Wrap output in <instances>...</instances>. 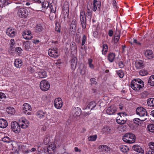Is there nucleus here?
Here are the masks:
<instances>
[{
    "label": "nucleus",
    "instance_id": "9b49d317",
    "mask_svg": "<svg viewBox=\"0 0 154 154\" xmlns=\"http://www.w3.org/2000/svg\"><path fill=\"white\" fill-rule=\"evenodd\" d=\"M54 105L56 108L60 109L63 106V102L61 99L60 98L55 99L54 101Z\"/></svg>",
    "mask_w": 154,
    "mask_h": 154
},
{
    "label": "nucleus",
    "instance_id": "473e14b6",
    "mask_svg": "<svg viewBox=\"0 0 154 154\" xmlns=\"http://www.w3.org/2000/svg\"><path fill=\"white\" fill-rule=\"evenodd\" d=\"M86 15L87 17L91 20L92 16V11L88 8V6L87 7Z\"/></svg>",
    "mask_w": 154,
    "mask_h": 154
},
{
    "label": "nucleus",
    "instance_id": "6ab92c4d",
    "mask_svg": "<svg viewBox=\"0 0 154 154\" xmlns=\"http://www.w3.org/2000/svg\"><path fill=\"white\" fill-rule=\"evenodd\" d=\"M126 119L124 118V116H118L117 118L116 122L120 125L125 124L126 122Z\"/></svg>",
    "mask_w": 154,
    "mask_h": 154
},
{
    "label": "nucleus",
    "instance_id": "1a4fd4ad",
    "mask_svg": "<svg viewBox=\"0 0 154 154\" xmlns=\"http://www.w3.org/2000/svg\"><path fill=\"white\" fill-rule=\"evenodd\" d=\"M19 122L20 124L21 128H26L28 127L29 125V121L24 118L20 119Z\"/></svg>",
    "mask_w": 154,
    "mask_h": 154
},
{
    "label": "nucleus",
    "instance_id": "7c9ffc66",
    "mask_svg": "<svg viewBox=\"0 0 154 154\" xmlns=\"http://www.w3.org/2000/svg\"><path fill=\"white\" fill-rule=\"evenodd\" d=\"M115 55L113 53H109L108 56V59L110 62H112L115 59Z\"/></svg>",
    "mask_w": 154,
    "mask_h": 154
},
{
    "label": "nucleus",
    "instance_id": "0e129e2a",
    "mask_svg": "<svg viewBox=\"0 0 154 154\" xmlns=\"http://www.w3.org/2000/svg\"><path fill=\"white\" fill-rule=\"evenodd\" d=\"M138 118H135L134 119V123H136L138 125H139L140 124H141V122L140 120H138L137 119Z\"/></svg>",
    "mask_w": 154,
    "mask_h": 154
},
{
    "label": "nucleus",
    "instance_id": "5fc2aeb1",
    "mask_svg": "<svg viewBox=\"0 0 154 154\" xmlns=\"http://www.w3.org/2000/svg\"><path fill=\"white\" fill-rule=\"evenodd\" d=\"M149 148L152 150H154V142H150L149 143Z\"/></svg>",
    "mask_w": 154,
    "mask_h": 154
},
{
    "label": "nucleus",
    "instance_id": "39448f33",
    "mask_svg": "<svg viewBox=\"0 0 154 154\" xmlns=\"http://www.w3.org/2000/svg\"><path fill=\"white\" fill-rule=\"evenodd\" d=\"M11 128L16 133H18L20 131L21 126L20 123L16 121H13L11 123Z\"/></svg>",
    "mask_w": 154,
    "mask_h": 154
},
{
    "label": "nucleus",
    "instance_id": "a211bd4d",
    "mask_svg": "<svg viewBox=\"0 0 154 154\" xmlns=\"http://www.w3.org/2000/svg\"><path fill=\"white\" fill-rule=\"evenodd\" d=\"M56 146L54 144L49 145L47 149V151L49 154H52L54 152Z\"/></svg>",
    "mask_w": 154,
    "mask_h": 154
},
{
    "label": "nucleus",
    "instance_id": "58836bf2",
    "mask_svg": "<svg viewBox=\"0 0 154 154\" xmlns=\"http://www.w3.org/2000/svg\"><path fill=\"white\" fill-rule=\"evenodd\" d=\"M93 60L91 58H89L88 60V63L89 67L92 69H93L94 68V66L93 64Z\"/></svg>",
    "mask_w": 154,
    "mask_h": 154
},
{
    "label": "nucleus",
    "instance_id": "bf43d9fd",
    "mask_svg": "<svg viewBox=\"0 0 154 154\" xmlns=\"http://www.w3.org/2000/svg\"><path fill=\"white\" fill-rule=\"evenodd\" d=\"M90 81L91 85H95L97 83V82L96 81V79L94 78H91L90 79Z\"/></svg>",
    "mask_w": 154,
    "mask_h": 154
},
{
    "label": "nucleus",
    "instance_id": "423d86ee",
    "mask_svg": "<svg viewBox=\"0 0 154 154\" xmlns=\"http://www.w3.org/2000/svg\"><path fill=\"white\" fill-rule=\"evenodd\" d=\"M32 108L31 106L28 103H25L23 106L22 112L24 115H31V112Z\"/></svg>",
    "mask_w": 154,
    "mask_h": 154
},
{
    "label": "nucleus",
    "instance_id": "13d9d810",
    "mask_svg": "<svg viewBox=\"0 0 154 154\" xmlns=\"http://www.w3.org/2000/svg\"><path fill=\"white\" fill-rule=\"evenodd\" d=\"M15 44L14 40L13 39H11L10 41V47L13 48Z\"/></svg>",
    "mask_w": 154,
    "mask_h": 154
},
{
    "label": "nucleus",
    "instance_id": "6e6d98bb",
    "mask_svg": "<svg viewBox=\"0 0 154 154\" xmlns=\"http://www.w3.org/2000/svg\"><path fill=\"white\" fill-rule=\"evenodd\" d=\"M117 128L119 131H124L125 130L124 127L121 125H119Z\"/></svg>",
    "mask_w": 154,
    "mask_h": 154
},
{
    "label": "nucleus",
    "instance_id": "b1692460",
    "mask_svg": "<svg viewBox=\"0 0 154 154\" xmlns=\"http://www.w3.org/2000/svg\"><path fill=\"white\" fill-rule=\"evenodd\" d=\"M99 148L101 149L103 152H108L110 148L106 145H101L99 146Z\"/></svg>",
    "mask_w": 154,
    "mask_h": 154
},
{
    "label": "nucleus",
    "instance_id": "4d7b16f0",
    "mask_svg": "<svg viewBox=\"0 0 154 154\" xmlns=\"http://www.w3.org/2000/svg\"><path fill=\"white\" fill-rule=\"evenodd\" d=\"M22 50V49L20 47H17L15 49V51L18 53V54H20Z\"/></svg>",
    "mask_w": 154,
    "mask_h": 154
},
{
    "label": "nucleus",
    "instance_id": "680f3d73",
    "mask_svg": "<svg viewBox=\"0 0 154 154\" xmlns=\"http://www.w3.org/2000/svg\"><path fill=\"white\" fill-rule=\"evenodd\" d=\"M85 69L84 68L82 69H80V73L81 75H84L85 74Z\"/></svg>",
    "mask_w": 154,
    "mask_h": 154
},
{
    "label": "nucleus",
    "instance_id": "e2e57ef3",
    "mask_svg": "<svg viewBox=\"0 0 154 154\" xmlns=\"http://www.w3.org/2000/svg\"><path fill=\"white\" fill-rule=\"evenodd\" d=\"M71 64H77V62L76 61V59L73 58L71 60Z\"/></svg>",
    "mask_w": 154,
    "mask_h": 154
},
{
    "label": "nucleus",
    "instance_id": "0eeeda50",
    "mask_svg": "<svg viewBox=\"0 0 154 154\" xmlns=\"http://www.w3.org/2000/svg\"><path fill=\"white\" fill-rule=\"evenodd\" d=\"M28 12L27 9L23 7L19 8L18 14L19 17L23 18L26 17L28 15Z\"/></svg>",
    "mask_w": 154,
    "mask_h": 154
},
{
    "label": "nucleus",
    "instance_id": "bb28decb",
    "mask_svg": "<svg viewBox=\"0 0 154 154\" xmlns=\"http://www.w3.org/2000/svg\"><path fill=\"white\" fill-rule=\"evenodd\" d=\"M76 29V20H73L72 21L70 27V29L72 31H75Z\"/></svg>",
    "mask_w": 154,
    "mask_h": 154
},
{
    "label": "nucleus",
    "instance_id": "603ef678",
    "mask_svg": "<svg viewBox=\"0 0 154 154\" xmlns=\"http://www.w3.org/2000/svg\"><path fill=\"white\" fill-rule=\"evenodd\" d=\"M49 17L51 20H52L54 19L56 17V14L55 13H50Z\"/></svg>",
    "mask_w": 154,
    "mask_h": 154
},
{
    "label": "nucleus",
    "instance_id": "79ce46f5",
    "mask_svg": "<svg viewBox=\"0 0 154 154\" xmlns=\"http://www.w3.org/2000/svg\"><path fill=\"white\" fill-rule=\"evenodd\" d=\"M140 95L142 98H146L148 97L149 93L146 91H144L141 93Z\"/></svg>",
    "mask_w": 154,
    "mask_h": 154
},
{
    "label": "nucleus",
    "instance_id": "6e6552de",
    "mask_svg": "<svg viewBox=\"0 0 154 154\" xmlns=\"http://www.w3.org/2000/svg\"><path fill=\"white\" fill-rule=\"evenodd\" d=\"M48 54L50 57L56 58L58 57L59 54L58 50L56 48H51L48 51Z\"/></svg>",
    "mask_w": 154,
    "mask_h": 154
},
{
    "label": "nucleus",
    "instance_id": "49530a36",
    "mask_svg": "<svg viewBox=\"0 0 154 154\" xmlns=\"http://www.w3.org/2000/svg\"><path fill=\"white\" fill-rule=\"evenodd\" d=\"M42 5L43 8H47L49 6V3L47 1H45L42 3Z\"/></svg>",
    "mask_w": 154,
    "mask_h": 154
},
{
    "label": "nucleus",
    "instance_id": "8fccbe9b",
    "mask_svg": "<svg viewBox=\"0 0 154 154\" xmlns=\"http://www.w3.org/2000/svg\"><path fill=\"white\" fill-rule=\"evenodd\" d=\"M118 75L120 78H122L124 76V73L122 70H119L117 71Z\"/></svg>",
    "mask_w": 154,
    "mask_h": 154
},
{
    "label": "nucleus",
    "instance_id": "ddd939ff",
    "mask_svg": "<svg viewBox=\"0 0 154 154\" xmlns=\"http://www.w3.org/2000/svg\"><path fill=\"white\" fill-rule=\"evenodd\" d=\"M81 112V109L80 108L74 107L72 109L70 114L72 116H80Z\"/></svg>",
    "mask_w": 154,
    "mask_h": 154
},
{
    "label": "nucleus",
    "instance_id": "f704fd0d",
    "mask_svg": "<svg viewBox=\"0 0 154 154\" xmlns=\"http://www.w3.org/2000/svg\"><path fill=\"white\" fill-rule=\"evenodd\" d=\"M147 128L148 131L149 132L154 133V125L153 124H150L147 126Z\"/></svg>",
    "mask_w": 154,
    "mask_h": 154
},
{
    "label": "nucleus",
    "instance_id": "4c0bfd02",
    "mask_svg": "<svg viewBox=\"0 0 154 154\" xmlns=\"http://www.w3.org/2000/svg\"><path fill=\"white\" fill-rule=\"evenodd\" d=\"M108 50V46L107 44H104L103 45V50L102 54H105Z\"/></svg>",
    "mask_w": 154,
    "mask_h": 154
},
{
    "label": "nucleus",
    "instance_id": "c03bdc74",
    "mask_svg": "<svg viewBox=\"0 0 154 154\" xmlns=\"http://www.w3.org/2000/svg\"><path fill=\"white\" fill-rule=\"evenodd\" d=\"M60 26L59 23L57 22L55 24V30L58 32H60Z\"/></svg>",
    "mask_w": 154,
    "mask_h": 154
},
{
    "label": "nucleus",
    "instance_id": "cd10ccee",
    "mask_svg": "<svg viewBox=\"0 0 154 154\" xmlns=\"http://www.w3.org/2000/svg\"><path fill=\"white\" fill-rule=\"evenodd\" d=\"M38 75L39 78H43L46 77L47 76V73L45 71L42 70L38 72Z\"/></svg>",
    "mask_w": 154,
    "mask_h": 154
},
{
    "label": "nucleus",
    "instance_id": "f03ea898",
    "mask_svg": "<svg viewBox=\"0 0 154 154\" xmlns=\"http://www.w3.org/2000/svg\"><path fill=\"white\" fill-rule=\"evenodd\" d=\"M135 139V135L131 133L125 134L122 137L124 141L129 143H132L134 142Z\"/></svg>",
    "mask_w": 154,
    "mask_h": 154
},
{
    "label": "nucleus",
    "instance_id": "dca6fc26",
    "mask_svg": "<svg viewBox=\"0 0 154 154\" xmlns=\"http://www.w3.org/2000/svg\"><path fill=\"white\" fill-rule=\"evenodd\" d=\"M133 148L134 151L138 153V154H143L144 153V150L139 146L134 145L133 146Z\"/></svg>",
    "mask_w": 154,
    "mask_h": 154
},
{
    "label": "nucleus",
    "instance_id": "72a5a7b5",
    "mask_svg": "<svg viewBox=\"0 0 154 154\" xmlns=\"http://www.w3.org/2000/svg\"><path fill=\"white\" fill-rule=\"evenodd\" d=\"M25 50L27 51L30 50V49L32 48L31 46V44L29 41H27L25 43Z\"/></svg>",
    "mask_w": 154,
    "mask_h": 154
},
{
    "label": "nucleus",
    "instance_id": "774afa93",
    "mask_svg": "<svg viewBox=\"0 0 154 154\" xmlns=\"http://www.w3.org/2000/svg\"><path fill=\"white\" fill-rule=\"evenodd\" d=\"M113 34V31L112 30H109V31L108 35L110 37H112Z\"/></svg>",
    "mask_w": 154,
    "mask_h": 154
},
{
    "label": "nucleus",
    "instance_id": "2eb2a0df",
    "mask_svg": "<svg viewBox=\"0 0 154 154\" xmlns=\"http://www.w3.org/2000/svg\"><path fill=\"white\" fill-rule=\"evenodd\" d=\"M101 6V2L97 0H94L92 5V10L95 11L99 9Z\"/></svg>",
    "mask_w": 154,
    "mask_h": 154
},
{
    "label": "nucleus",
    "instance_id": "69168bd1",
    "mask_svg": "<svg viewBox=\"0 0 154 154\" xmlns=\"http://www.w3.org/2000/svg\"><path fill=\"white\" fill-rule=\"evenodd\" d=\"M119 66L121 68H123L124 66V64L122 61H120L119 63Z\"/></svg>",
    "mask_w": 154,
    "mask_h": 154
},
{
    "label": "nucleus",
    "instance_id": "ea45409f",
    "mask_svg": "<svg viewBox=\"0 0 154 154\" xmlns=\"http://www.w3.org/2000/svg\"><path fill=\"white\" fill-rule=\"evenodd\" d=\"M97 138V135L95 134L90 136L88 138V139L89 141H95L96 140Z\"/></svg>",
    "mask_w": 154,
    "mask_h": 154
},
{
    "label": "nucleus",
    "instance_id": "338daca9",
    "mask_svg": "<svg viewBox=\"0 0 154 154\" xmlns=\"http://www.w3.org/2000/svg\"><path fill=\"white\" fill-rule=\"evenodd\" d=\"M77 64H71V69L73 71H74L76 68Z\"/></svg>",
    "mask_w": 154,
    "mask_h": 154
},
{
    "label": "nucleus",
    "instance_id": "37998d69",
    "mask_svg": "<svg viewBox=\"0 0 154 154\" xmlns=\"http://www.w3.org/2000/svg\"><path fill=\"white\" fill-rule=\"evenodd\" d=\"M50 13H55L56 11V7L54 5L51 4L50 5Z\"/></svg>",
    "mask_w": 154,
    "mask_h": 154
},
{
    "label": "nucleus",
    "instance_id": "e433bc0d",
    "mask_svg": "<svg viewBox=\"0 0 154 154\" xmlns=\"http://www.w3.org/2000/svg\"><path fill=\"white\" fill-rule=\"evenodd\" d=\"M119 148L121 151L123 152H126L129 150V148L126 145H121Z\"/></svg>",
    "mask_w": 154,
    "mask_h": 154
},
{
    "label": "nucleus",
    "instance_id": "a19ab883",
    "mask_svg": "<svg viewBox=\"0 0 154 154\" xmlns=\"http://www.w3.org/2000/svg\"><path fill=\"white\" fill-rule=\"evenodd\" d=\"M43 28L42 26L40 24H38L35 27V29L37 32H39L42 31Z\"/></svg>",
    "mask_w": 154,
    "mask_h": 154
},
{
    "label": "nucleus",
    "instance_id": "09e8293b",
    "mask_svg": "<svg viewBox=\"0 0 154 154\" xmlns=\"http://www.w3.org/2000/svg\"><path fill=\"white\" fill-rule=\"evenodd\" d=\"M37 116H45V115H47L46 114V113L44 111H43L42 110H39L37 112Z\"/></svg>",
    "mask_w": 154,
    "mask_h": 154
},
{
    "label": "nucleus",
    "instance_id": "de8ad7c7",
    "mask_svg": "<svg viewBox=\"0 0 154 154\" xmlns=\"http://www.w3.org/2000/svg\"><path fill=\"white\" fill-rule=\"evenodd\" d=\"M148 74L147 72L144 70H142L140 71L139 74L141 76H145Z\"/></svg>",
    "mask_w": 154,
    "mask_h": 154
},
{
    "label": "nucleus",
    "instance_id": "a878e982",
    "mask_svg": "<svg viewBox=\"0 0 154 154\" xmlns=\"http://www.w3.org/2000/svg\"><path fill=\"white\" fill-rule=\"evenodd\" d=\"M103 131L106 134H109L112 132V130L110 127L105 126L103 128Z\"/></svg>",
    "mask_w": 154,
    "mask_h": 154
},
{
    "label": "nucleus",
    "instance_id": "3c124183",
    "mask_svg": "<svg viewBox=\"0 0 154 154\" xmlns=\"http://www.w3.org/2000/svg\"><path fill=\"white\" fill-rule=\"evenodd\" d=\"M87 40V36H86L85 35H84L83 36L82 38V46L84 45L85 43V42Z\"/></svg>",
    "mask_w": 154,
    "mask_h": 154
},
{
    "label": "nucleus",
    "instance_id": "f257e3e1",
    "mask_svg": "<svg viewBox=\"0 0 154 154\" xmlns=\"http://www.w3.org/2000/svg\"><path fill=\"white\" fill-rule=\"evenodd\" d=\"M143 81L140 79H136L133 80L131 83V86L134 90H138L144 87Z\"/></svg>",
    "mask_w": 154,
    "mask_h": 154
},
{
    "label": "nucleus",
    "instance_id": "a18cd8bd",
    "mask_svg": "<svg viewBox=\"0 0 154 154\" xmlns=\"http://www.w3.org/2000/svg\"><path fill=\"white\" fill-rule=\"evenodd\" d=\"M2 140L4 142L9 143L11 141V140L8 137H5L2 139Z\"/></svg>",
    "mask_w": 154,
    "mask_h": 154
},
{
    "label": "nucleus",
    "instance_id": "c85d7f7f",
    "mask_svg": "<svg viewBox=\"0 0 154 154\" xmlns=\"http://www.w3.org/2000/svg\"><path fill=\"white\" fill-rule=\"evenodd\" d=\"M96 103L92 101L89 103L86 107V109H93L96 106Z\"/></svg>",
    "mask_w": 154,
    "mask_h": 154
},
{
    "label": "nucleus",
    "instance_id": "7ed1b4c3",
    "mask_svg": "<svg viewBox=\"0 0 154 154\" xmlns=\"http://www.w3.org/2000/svg\"><path fill=\"white\" fill-rule=\"evenodd\" d=\"M39 86L40 88L42 91H46L49 89L50 85L47 81L43 80L40 82Z\"/></svg>",
    "mask_w": 154,
    "mask_h": 154
},
{
    "label": "nucleus",
    "instance_id": "f3484780",
    "mask_svg": "<svg viewBox=\"0 0 154 154\" xmlns=\"http://www.w3.org/2000/svg\"><path fill=\"white\" fill-rule=\"evenodd\" d=\"M116 109L115 107L111 106L109 107L106 110V112L108 115H115Z\"/></svg>",
    "mask_w": 154,
    "mask_h": 154
},
{
    "label": "nucleus",
    "instance_id": "f8f14e48",
    "mask_svg": "<svg viewBox=\"0 0 154 154\" xmlns=\"http://www.w3.org/2000/svg\"><path fill=\"white\" fill-rule=\"evenodd\" d=\"M7 35L11 38L14 37L16 34V32L14 29L9 28H7L6 31Z\"/></svg>",
    "mask_w": 154,
    "mask_h": 154
},
{
    "label": "nucleus",
    "instance_id": "20e7f679",
    "mask_svg": "<svg viewBox=\"0 0 154 154\" xmlns=\"http://www.w3.org/2000/svg\"><path fill=\"white\" fill-rule=\"evenodd\" d=\"M80 19L82 28L85 29L86 27V19L85 11H82L80 13Z\"/></svg>",
    "mask_w": 154,
    "mask_h": 154
},
{
    "label": "nucleus",
    "instance_id": "4be33fe9",
    "mask_svg": "<svg viewBox=\"0 0 154 154\" xmlns=\"http://www.w3.org/2000/svg\"><path fill=\"white\" fill-rule=\"evenodd\" d=\"M6 112L10 115H14L16 113L15 109L13 107H8L6 109Z\"/></svg>",
    "mask_w": 154,
    "mask_h": 154
},
{
    "label": "nucleus",
    "instance_id": "864d4df0",
    "mask_svg": "<svg viewBox=\"0 0 154 154\" xmlns=\"http://www.w3.org/2000/svg\"><path fill=\"white\" fill-rule=\"evenodd\" d=\"M49 142V137L48 136H46L44 139V143L45 145H47Z\"/></svg>",
    "mask_w": 154,
    "mask_h": 154
},
{
    "label": "nucleus",
    "instance_id": "c9c22d12",
    "mask_svg": "<svg viewBox=\"0 0 154 154\" xmlns=\"http://www.w3.org/2000/svg\"><path fill=\"white\" fill-rule=\"evenodd\" d=\"M148 83L151 86H154V75L151 76L149 79Z\"/></svg>",
    "mask_w": 154,
    "mask_h": 154
},
{
    "label": "nucleus",
    "instance_id": "9d476101",
    "mask_svg": "<svg viewBox=\"0 0 154 154\" xmlns=\"http://www.w3.org/2000/svg\"><path fill=\"white\" fill-rule=\"evenodd\" d=\"M136 111V114L139 116H147L148 114L146 109L142 107H138Z\"/></svg>",
    "mask_w": 154,
    "mask_h": 154
},
{
    "label": "nucleus",
    "instance_id": "2f4dec72",
    "mask_svg": "<svg viewBox=\"0 0 154 154\" xmlns=\"http://www.w3.org/2000/svg\"><path fill=\"white\" fill-rule=\"evenodd\" d=\"M147 103L150 107H154V98H149L147 100Z\"/></svg>",
    "mask_w": 154,
    "mask_h": 154
},
{
    "label": "nucleus",
    "instance_id": "412c9836",
    "mask_svg": "<svg viewBox=\"0 0 154 154\" xmlns=\"http://www.w3.org/2000/svg\"><path fill=\"white\" fill-rule=\"evenodd\" d=\"M135 66L137 69H140L143 68L144 66L143 61L141 60H137L135 63Z\"/></svg>",
    "mask_w": 154,
    "mask_h": 154
},
{
    "label": "nucleus",
    "instance_id": "393cba45",
    "mask_svg": "<svg viewBox=\"0 0 154 154\" xmlns=\"http://www.w3.org/2000/svg\"><path fill=\"white\" fill-rule=\"evenodd\" d=\"M15 66L17 68H20L22 65V62L19 59H15L14 62Z\"/></svg>",
    "mask_w": 154,
    "mask_h": 154
},
{
    "label": "nucleus",
    "instance_id": "4468645a",
    "mask_svg": "<svg viewBox=\"0 0 154 154\" xmlns=\"http://www.w3.org/2000/svg\"><path fill=\"white\" fill-rule=\"evenodd\" d=\"M23 38L26 40H30L32 38L31 31L26 30L24 31L22 34Z\"/></svg>",
    "mask_w": 154,
    "mask_h": 154
},
{
    "label": "nucleus",
    "instance_id": "5701e85b",
    "mask_svg": "<svg viewBox=\"0 0 154 154\" xmlns=\"http://www.w3.org/2000/svg\"><path fill=\"white\" fill-rule=\"evenodd\" d=\"M8 125L7 121L3 119H0V127L4 128H6Z\"/></svg>",
    "mask_w": 154,
    "mask_h": 154
},
{
    "label": "nucleus",
    "instance_id": "c756f323",
    "mask_svg": "<svg viewBox=\"0 0 154 154\" xmlns=\"http://www.w3.org/2000/svg\"><path fill=\"white\" fill-rule=\"evenodd\" d=\"M120 32L119 31H117L115 35L114 38V41L115 43H117L120 39Z\"/></svg>",
    "mask_w": 154,
    "mask_h": 154
},
{
    "label": "nucleus",
    "instance_id": "052dcab7",
    "mask_svg": "<svg viewBox=\"0 0 154 154\" xmlns=\"http://www.w3.org/2000/svg\"><path fill=\"white\" fill-rule=\"evenodd\" d=\"M6 98V96L4 93L0 92V100L2 99L5 98Z\"/></svg>",
    "mask_w": 154,
    "mask_h": 154
},
{
    "label": "nucleus",
    "instance_id": "aec40b11",
    "mask_svg": "<svg viewBox=\"0 0 154 154\" xmlns=\"http://www.w3.org/2000/svg\"><path fill=\"white\" fill-rule=\"evenodd\" d=\"M145 55L149 59H151L154 57L152 51L149 50H146L145 52Z\"/></svg>",
    "mask_w": 154,
    "mask_h": 154
}]
</instances>
